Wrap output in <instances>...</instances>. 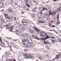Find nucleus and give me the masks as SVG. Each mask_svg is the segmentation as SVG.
<instances>
[{"label":"nucleus","mask_w":61,"mask_h":61,"mask_svg":"<svg viewBox=\"0 0 61 61\" xmlns=\"http://www.w3.org/2000/svg\"><path fill=\"white\" fill-rule=\"evenodd\" d=\"M40 34L41 36L42 37H44L46 36V37L45 38V39H47V38H49V36H48L45 33V32H44V31H40Z\"/></svg>","instance_id":"1"},{"label":"nucleus","mask_w":61,"mask_h":61,"mask_svg":"<svg viewBox=\"0 0 61 61\" xmlns=\"http://www.w3.org/2000/svg\"><path fill=\"white\" fill-rule=\"evenodd\" d=\"M26 41H27V44H28V43L30 44H31L32 43V41L30 39L29 40L28 38H27L26 39Z\"/></svg>","instance_id":"2"},{"label":"nucleus","mask_w":61,"mask_h":61,"mask_svg":"<svg viewBox=\"0 0 61 61\" xmlns=\"http://www.w3.org/2000/svg\"><path fill=\"white\" fill-rule=\"evenodd\" d=\"M27 36V34L26 33H24L23 34V35H22L21 36L23 37H26Z\"/></svg>","instance_id":"3"},{"label":"nucleus","mask_w":61,"mask_h":61,"mask_svg":"<svg viewBox=\"0 0 61 61\" xmlns=\"http://www.w3.org/2000/svg\"><path fill=\"white\" fill-rule=\"evenodd\" d=\"M29 32L30 34H33V30L31 29V28H30L29 29Z\"/></svg>","instance_id":"4"},{"label":"nucleus","mask_w":61,"mask_h":61,"mask_svg":"<svg viewBox=\"0 0 61 61\" xmlns=\"http://www.w3.org/2000/svg\"><path fill=\"white\" fill-rule=\"evenodd\" d=\"M24 57L26 59H27L28 58V56H27V55L26 54H25L24 55Z\"/></svg>","instance_id":"5"},{"label":"nucleus","mask_w":61,"mask_h":61,"mask_svg":"<svg viewBox=\"0 0 61 61\" xmlns=\"http://www.w3.org/2000/svg\"><path fill=\"white\" fill-rule=\"evenodd\" d=\"M28 43V44H27V45L28 46H30V47H33V45L32 44H30Z\"/></svg>","instance_id":"6"},{"label":"nucleus","mask_w":61,"mask_h":61,"mask_svg":"<svg viewBox=\"0 0 61 61\" xmlns=\"http://www.w3.org/2000/svg\"><path fill=\"white\" fill-rule=\"evenodd\" d=\"M49 16H51V15H52L53 16V13H52V12L51 11H49Z\"/></svg>","instance_id":"7"},{"label":"nucleus","mask_w":61,"mask_h":61,"mask_svg":"<svg viewBox=\"0 0 61 61\" xmlns=\"http://www.w3.org/2000/svg\"><path fill=\"white\" fill-rule=\"evenodd\" d=\"M4 15L5 17V18H6L7 19L9 18V17L8 16V15L6 14H4Z\"/></svg>","instance_id":"8"},{"label":"nucleus","mask_w":61,"mask_h":61,"mask_svg":"<svg viewBox=\"0 0 61 61\" xmlns=\"http://www.w3.org/2000/svg\"><path fill=\"white\" fill-rule=\"evenodd\" d=\"M3 6V3L1 2L0 3V8H2Z\"/></svg>","instance_id":"9"},{"label":"nucleus","mask_w":61,"mask_h":61,"mask_svg":"<svg viewBox=\"0 0 61 61\" xmlns=\"http://www.w3.org/2000/svg\"><path fill=\"white\" fill-rule=\"evenodd\" d=\"M6 23L8 25H9L10 24V21L8 20H6Z\"/></svg>","instance_id":"10"},{"label":"nucleus","mask_w":61,"mask_h":61,"mask_svg":"<svg viewBox=\"0 0 61 61\" xmlns=\"http://www.w3.org/2000/svg\"><path fill=\"white\" fill-rule=\"evenodd\" d=\"M21 30L22 31H24V30H25V28L23 26L21 27Z\"/></svg>","instance_id":"11"},{"label":"nucleus","mask_w":61,"mask_h":61,"mask_svg":"<svg viewBox=\"0 0 61 61\" xmlns=\"http://www.w3.org/2000/svg\"><path fill=\"white\" fill-rule=\"evenodd\" d=\"M60 54H59L58 55H57L55 57L56 59H58L59 57V56H60Z\"/></svg>","instance_id":"12"},{"label":"nucleus","mask_w":61,"mask_h":61,"mask_svg":"<svg viewBox=\"0 0 61 61\" xmlns=\"http://www.w3.org/2000/svg\"><path fill=\"white\" fill-rule=\"evenodd\" d=\"M8 12L10 13H12L13 12V10H12V9L10 8Z\"/></svg>","instance_id":"13"},{"label":"nucleus","mask_w":61,"mask_h":61,"mask_svg":"<svg viewBox=\"0 0 61 61\" xmlns=\"http://www.w3.org/2000/svg\"><path fill=\"white\" fill-rule=\"evenodd\" d=\"M41 16V14L40 13H38L37 15V16L38 18H40Z\"/></svg>","instance_id":"14"},{"label":"nucleus","mask_w":61,"mask_h":61,"mask_svg":"<svg viewBox=\"0 0 61 61\" xmlns=\"http://www.w3.org/2000/svg\"><path fill=\"white\" fill-rule=\"evenodd\" d=\"M56 13V10H55L53 12V14L54 15H55Z\"/></svg>","instance_id":"15"},{"label":"nucleus","mask_w":61,"mask_h":61,"mask_svg":"<svg viewBox=\"0 0 61 61\" xmlns=\"http://www.w3.org/2000/svg\"><path fill=\"white\" fill-rule=\"evenodd\" d=\"M61 7H60V8H57V11L58 12H60V11L61 10V9L60 8Z\"/></svg>","instance_id":"16"},{"label":"nucleus","mask_w":61,"mask_h":61,"mask_svg":"<svg viewBox=\"0 0 61 61\" xmlns=\"http://www.w3.org/2000/svg\"><path fill=\"white\" fill-rule=\"evenodd\" d=\"M32 57L33 56L31 55H29L28 58H32Z\"/></svg>","instance_id":"17"},{"label":"nucleus","mask_w":61,"mask_h":61,"mask_svg":"<svg viewBox=\"0 0 61 61\" xmlns=\"http://www.w3.org/2000/svg\"><path fill=\"white\" fill-rule=\"evenodd\" d=\"M9 19H10L11 21H12L13 20V18H12L11 17H10L9 18Z\"/></svg>","instance_id":"18"},{"label":"nucleus","mask_w":61,"mask_h":61,"mask_svg":"<svg viewBox=\"0 0 61 61\" xmlns=\"http://www.w3.org/2000/svg\"><path fill=\"white\" fill-rule=\"evenodd\" d=\"M45 44H50V43H49L48 42V41H45Z\"/></svg>","instance_id":"19"},{"label":"nucleus","mask_w":61,"mask_h":61,"mask_svg":"<svg viewBox=\"0 0 61 61\" xmlns=\"http://www.w3.org/2000/svg\"><path fill=\"white\" fill-rule=\"evenodd\" d=\"M23 24L24 25H27V22H26V21L25 22H24Z\"/></svg>","instance_id":"20"},{"label":"nucleus","mask_w":61,"mask_h":61,"mask_svg":"<svg viewBox=\"0 0 61 61\" xmlns=\"http://www.w3.org/2000/svg\"><path fill=\"white\" fill-rule=\"evenodd\" d=\"M26 39L25 40V39H23L22 40V42L24 44V42L26 41Z\"/></svg>","instance_id":"21"},{"label":"nucleus","mask_w":61,"mask_h":61,"mask_svg":"<svg viewBox=\"0 0 61 61\" xmlns=\"http://www.w3.org/2000/svg\"><path fill=\"white\" fill-rule=\"evenodd\" d=\"M39 10H40V11H42V10H43V7H39Z\"/></svg>","instance_id":"22"},{"label":"nucleus","mask_w":61,"mask_h":61,"mask_svg":"<svg viewBox=\"0 0 61 61\" xmlns=\"http://www.w3.org/2000/svg\"><path fill=\"white\" fill-rule=\"evenodd\" d=\"M26 20H25V19H23L22 21V23H23V24L25 23V22H26Z\"/></svg>","instance_id":"23"},{"label":"nucleus","mask_w":61,"mask_h":61,"mask_svg":"<svg viewBox=\"0 0 61 61\" xmlns=\"http://www.w3.org/2000/svg\"><path fill=\"white\" fill-rule=\"evenodd\" d=\"M10 61H15V60L13 58L11 59L10 60Z\"/></svg>","instance_id":"24"},{"label":"nucleus","mask_w":61,"mask_h":61,"mask_svg":"<svg viewBox=\"0 0 61 61\" xmlns=\"http://www.w3.org/2000/svg\"><path fill=\"white\" fill-rule=\"evenodd\" d=\"M18 32V33L19 34H20V32L18 30H17L16 31V33H17Z\"/></svg>","instance_id":"25"},{"label":"nucleus","mask_w":61,"mask_h":61,"mask_svg":"<svg viewBox=\"0 0 61 61\" xmlns=\"http://www.w3.org/2000/svg\"><path fill=\"white\" fill-rule=\"evenodd\" d=\"M39 19L40 21H43V18H40Z\"/></svg>","instance_id":"26"},{"label":"nucleus","mask_w":61,"mask_h":61,"mask_svg":"<svg viewBox=\"0 0 61 61\" xmlns=\"http://www.w3.org/2000/svg\"><path fill=\"white\" fill-rule=\"evenodd\" d=\"M7 28H8V29H10V28L9 27V26L7 25L6 27Z\"/></svg>","instance_id":"27"},{"label":"nucleus","mask_w":61,"mask_h":61,"mask_svg":"<svg viewBox=\"0 0 61 61\" xmlns=\"http://www.w3.org/2000/svg\"><path fill=\"white\" fill-rule=\"evenodd\" d=\"M32 36L34 38H36V36L35 35H32Z\"/></svg>","instance_id":"28"},{"label":"nucleus","mask_w":61,"mask_h":61,"mask_svg":"<svg viewBox=\"0 0 61 61\" xmlns=\"http://www.w3.org/2000/svg\"><path fill=\"white\" fill-rule=\"evenodd\" d=\"M43 52L44 53H47V51L46 50H44L43 51Z\"/></svg>","instance_id":"29"},{"label":"nucleus","mask_w":61,"mask_h":61,"mask_svg":"<svg viewBox=\"0 0 61 61\" xmlns=\"http://www.w3.org/2000/svg\"><path fill=\"white\" fill-rule=\"evenodd\" d=\"M49 26H50V27L51 26V23L49 22Z\"/></svg>","instance_id":"30"},{"label":"nucleus","mask_w":61,"mask_h":61,"mask_svg":"<svg viewBox=\"0 0 61 61\" xmlns=\"http://www.w3.org/2000/svg\"><path fill=\"white\" fill-rule=\"evenodd\" d=\"M46 15L48 16L49 15V14L48 13H46Z\"/></svg>","instance_id":"31"},{"label":"nucleus","mask_w":61,"mask_h":61,"mask_svg":"<svg viewBox=\"0 0 61 61\" xmlns=\"http://www.w3.org/2000/svg\"><path fill=\"white\" fill-rule=\"evenodd\" d=\"M57 18L58 19H59V15H57Z\"/></svg>","instance_id":"32"},{"label":"nucleus","mask_w":61,"mask_h":61,"mask_svg":"<svg viewBox=\"0 0 61 61\" xmlns=\"http://www.w3.org/2000/svg\"><path fill=\"white\" fill-rule=\"evenodd\" d=\"M56 24L58 25L60 24V22L59 21H58L56 23Z\"/></svg>","instance_id":"33"},{"label":"nucleus","mask_w":61,"mask_h":61,"mask_svg":"<svg viewBox=\"0 0 61 61\" xmlns=\"http://www.w3.org/2000/svg\"><path fill=\"white\" fill-rule=\"evenodd\" d=\"M34 28V29H36V31H37V32H38V30H37V28L35 27Z\"/></svg>","instance_id":"34"},{"label":"nucleus","mask_w":61,"mask_h":61,"mask_svg":"<svg viewBox=\"0 0 61 61\" xmlns=\"http://www.w3.org/2000/svg\"><path fill=\"white\" fill-rule=\"evenodd\" d=\"M50 22H51L50 23H51V24H52V23H53L54 22V21H53L51 20V21Z\"/></svg>","instance_id":"35"},{"label":"nucleus","mask_w":61,"mask_h":61,"mask_svg":"<svg viewBox=\"0 0 61 61\" xmlns=\"http://www.w3.org/2000/svg\"><path fill=\"white\" fill-rule=\"evenodd\" d=\"M57 42H59V39H57Z\"/></svg>","instance_id":"36"},{"label":"nucleus","mask_w":61,"mask_h":61,"mask_svg":"<svg viewBox=\"0 0 61 61\" xmlns=\"http://www.w3.org/2000/svg\"><path fill=\"white\" fill-rule=\"evenodd\" d=\"M43 10H46V9L45 8L43 7Z\"/></svg>","instance_id":"37"},{"label":"nucleus","mask_w":61,"mask_h":61,"mask_svg":"<svg viewBox=\"0 0 61 61\" xmlns=\"http://www.w3.org/2000/svg\"><path fill=\"white\" fill-rule=\"evenodd\" d=\"M32 11L33 12H36V11H35V10H34L33 9H32Z\"/></svg>","instance_id":"38"},{"label":"nucleus","mask_w":61,"mask_h":61,"mask_svg":"<svg viewBox=\"0 0 61 61\" xmlns=\"http://www.w3.org/2000/svg\"><path fill=\"white\" fill-rule=\"evenodd\" d=\"M51 27H55V26L54 25H53L52 26H51Z\"/></svg>","instance_id":"39"},{"label":"nucleus","mask_w":61,"mask_h":61,"mask_svg":"<svg viewBox=\"0 0 61 61\" xmlns=\"http://www.w3.org/2000/svg\"><path fill=\"white\" fill-rule=\"evenodd\" d=\"M10 25H12V26H13L14 25H13V23H11L10 24Z\"/></svg>","instance_id":"40"},{"label":"nucleus","mask_w":61,"mask_h":61,"mask_svg":"<svg viewBox=\"0 0 61 61\" xmlns=\"http://www.w3.org/2000/svg\"><path fill=\"white\" fill-rule=\"evenodd\" d=\"M51 41L52 42V43H54V40H51Z\"/></svg>","instance_id":"41"},{"label":"nucleus","mask_w":61,"mask_h":61,"mask_svg":"<svg viewBox=\"0 0 61 61\" xmlns=\"http://www.w3.org/2000/svg\"><path fill=\"white\" fill-rule=\"evenodd\" d=\"M27 6H28V7H30V6L28 5V4H27Z\"/></svg>","instance_id":"42"},{"label":"nucleus","mask_w":61,"mask_h":61,"mask_svg":"<svg viewBox=\"0 0 61 61\" xmlns=\"http://www.w3.org/2000/svg\"><path fill=\"white\" fill-rule=\"evenodd\" d=\"M4 11V10H1V12H3Z\"/></svg>","instance_id":"43"},{"label":"nucleus","mask_w":61,"mask_h":61,"mask_svg":"<svg viewBox=\"0 0 61 61\" xmlns=\"http://www.w3.org/2000/svg\"><path fill=\"white\" fill-rule=\"evenodd\" d=\"M5 55H6H6H7V52H5Z\"/></svg>","instance_id":"44"},{"label":"nucleus","mask_w":61,"mask_h":61,"mask_svg":"<svg viewBox=\"0 0 61 61\" xmlns=\"http://www.w3.org/2000/svg\"><path fill=\"white\" fill-rule=\"evenodd\" d=\"M47 49H48V50H49V49H50V48L49 47H48V48H47Z\"/></svg>","instance_id":"45"},{"label":"nucleus","mask_w":61,"mask_h":61,"mask_svg":"<svg viewBox=\"0 0 61 61\" xmlns=\"http://www.w3.org/2000/svg\"><path fill=\"white\" fill-rule=\"evenodd\" d=\"M0 41L1 43H2V42H1V38H0Z\"/></svg>","instance_id":"46"},{"label":"nucleus","mask_w":61,"mask_h":61,"mask_svg":"<svg viewBox=\"0 0 61 61\" xmlns=\"http://www.w3.org/2000/svg\"><path fill=\"white\" fill-rule=\"evenodd\" d=\"M40 60H42V58H40Z\"/></svg>","instance_id":"47"},{"label":"nucleus","mask_w":61,"mask_h":61,"mask_svg":"<svg viewBox=\"0 0 61 61\" xmlns=\"http://www.w3.org/2000/svg\"><path fill=\"white\" fill-rule=\"evenodd\" d=\"M52 61H55V59H53L52 60Z\"/></svg>","instance_id":"48"},{"label":"nucleus","mask_w":61,"mask_h":61,"mask_svg":"<svg viewBox=\"0 0 61 61\" xmlns=\"http://www.w3.org/2000/svg\"><path fill=\"white\" fill-rule=\"evenodd\" d=\"M42 4H45V2L43 1H42Z\"/></svg>","instance_id":"49"},{"label":"nucleus","mask_w":61,"mask_h":61,"mask_svg":"<svg viewBox=\"0 0 61 61\" xmlns=\"http://www.w3.org/2000/svg\"><path fill=\"white\" fill-rule=\"evenodd\" d=\"M46 48H48V46H46Z\"/></svg>","instance_id":"50"},{"label":"nucleus","mask_w":61,"mask_h":61,"mask_svg":"<svg viewBox=\"0 0 61 61\" xmlns=\"http://www.w3.org/2000/svg\"><path fill=\"white\" fill-rule=\"evenodd\" d=\"M26 10L27 11H28V10H29V9L27 8L26 9Z\"/></svg>","instance_id":"51"},{"label":"nucleus","mask_w":61,"mask_h":61,"mask_svg":"<svg viewBox=\"0 0 61 61\" xmlns=\"http://www.w3.org/2000/svg\"><path fill=\"white\" fill-rule=\"evenodd\" d=\"M17 35H18L19 34V33H18V32L17 33Z\"/></svg>","instance_id":"52"},{"label":"nucleus","mask_w":61,"mask_h":61,"mask_svg":"<svg viewBox=\"0 0 61 61\" xmlns=\"http://www.w3.org/2000/svg\"><path fill=\"white\" fill-rule=\"evenodd\" d=\"M53 1H54L55 2H56V0H54Z\"/></svg>","instance_id":"53"},{"label":"nucleus","mask_w":61,"mask_h":61,"mask_svg":"<svg viewBox=\"0 0 61 61\" xmlns=\"http://www.w3.org/2000/svg\"><path fill=\"white\" fill-rule=\"evenodd\" d=\"M5 1V0H1V1L2 2H4Z\"/></svg>","instance_id":"54"},{"label":"nucleus","mask_w":61,"mask_h":61,"mask_svg":"<svg viewBox=\"0 0 61 61\" xmlns=\"http://www.w3.org/2000/svg\"><path fill=\"white\" fill-rule=\"evenodd\" d=\"M21 14H24V12H22L21 13Z\"/></svg>","instance_id":"55"},{"label":"nucleus","mask_w":61,"mask_h":61,"mask_svg":"<svg viewBox=\"0 0 61 61\" xmlns=\"http://www.w3.org/2000/svg\"><path fill=\"white\" fill-rule=\"evenodd\" d=\"M41 40H43L44 39L41 38Z\"/></svg>","instance_id":"56"},{"label":"nucleus","mask_w":61,"mask_h":61,"mask_svg":"<svg viewBox=\"0 0 61 61\" xmlns=\"http://www.w3.org/2000/svg\"><path fill=\"white\" fill-rule=\"evenodd\" d=\"M36 5H38V2H36Z\"/></svg>","instance_id":"57"},{"label":"nucleus","mask_w":61,"mask_h":61,"mask_svg":"<svg viewBox=\"0 0 61 61\" xmlns=\"http://www.w3.org/2000/svg\"><path fill=\"white\" fill-rule=\"evenodd\" d=\"M56 32V34H57V32H56V31H55Z\"/></svg>","instance_id":"58"},{"label":"nucleus","mask_w":61,"mask_h":61,"mask_svg":"<svg viewBox=\"0 0 61 61\" xmlns=\"http://www.w3.org/2000/svg\"><path fill=\"white\" fill-rule=\"evenodd\" d=\"M25 7H24V10H25V9H25Z\"/></svg>","instance_id":"59"},{"label":"nucleus","mask_w":61,"mask_h":61,"mask_svg":"<svg viewBox=\"0 0 61 61\" xmlns=\"http://www.w3.org/2000/svg\"><path fill=\"white\" fill-rule=\"evenodd\" d=\"M37 8V7H36V8L35 9H36Z\"/></svg>","instance_id":"60"},{"label":"nucleus","mask_w":61,"mask_h":61,"mask_svg":"<svg viewBox=\"0 0 61 61\" xmlns=\"http://www.w3.org/2000/svg\"><path fill=\"white\" fill-rule=\"evenodd\" d=\"M14 19H15V20H16V19L15 18V17H14Z\"/></svg>","instance_id":"61"},{"label":"nucleus","mask_w":61,"mask_h":61,"mask_svg":"<svg viewBox=\"0 0 61 61\" xmlns=\"http://www.w3.org/2000/svg\"><path fill=\"white\" fill-rule=\"evenodd\" d=\"M41 58V57H39V58H38L39 59H40V58Z\"/></svg>","instance_id":"62"},{"label":"nucleus","mask_w":61,"mask_h":61,"mask_svg":"<svg viewBox=\"0 0 61 61\" xmlns=\"http://www.w3.org/2000/svg\"><path fill=\"white\" fill-rule=\"evenodd\" d=\"M6 43H8V42H7V41H6Z\"/></svg>","instance_id":"63"},{"label":"nucleus","mask_w":61,"mask_h":61,"mask_svg":"<svg viewBox=\"0 0 61 61\" xmlns=\"http://www.w3.org/2000/svg\"><path fill=\"white\" fill-rule=\"evenodd\" d=\"M33 2H36V1H33Z\"/></svg>","instance_id":"64"}]
</instances>
